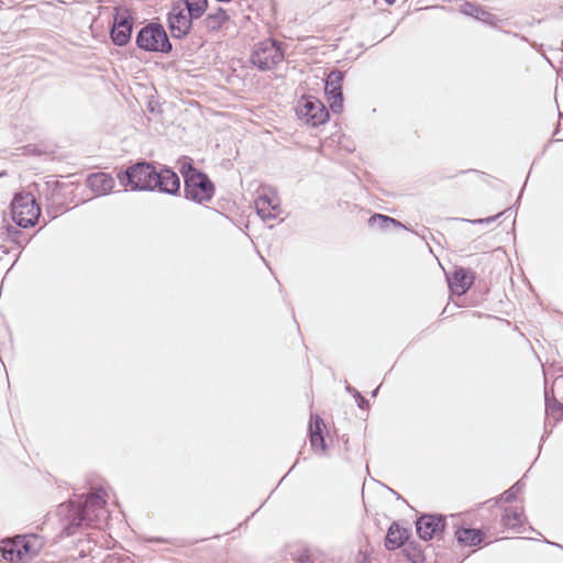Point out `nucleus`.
<instances>
[{"label":"nucleus","mask_w":563,"mask_h":563,"mask_svg":"<svg viewBox=\"0 0 563 563\" xmlns=\"http://www.w3.org/2000/svg\"><path fill=\"white\" fill-rule=\"evenodd\" d=\"M107 493L101 487H93L87 495H81L78 501H69V520L62 529V536L70 537L81 526H95L97 510L107 504Z\"/></svg>","instance_id":"nucleus-1"},{"label":"nucleus","mask_w":563,"mask_h":563,"mask_svg":"<svg viewBox=\"0 0 563 563\" xmlns=\"http://www.w3.org/2000/svg\"><path fill=\"white\" fill-rule=\"evenodd\" d=\"M157 169L153 163L139 159L125 169H120L117 174L121 186L130 187L132 191H153V185Z\"/></svg>","instance_id":"nucleus-2"},{"label":"nucleus","mask_w":563,"mask_h":563,"mask_svg":"<svg viewBox=\"0 0 563 563\" xmlns=\"http://www.w3.org/2000/svg\"><path fill=\"white\" fill-rule=\"evenodd\" d=\"M45 540L36 533H25L15 536L2 551V558L5 561L14 563H26L40 554L44 548Z\"/></svg>","instance_id":"nucleus-3"},{"label":"nucleus","mask_w":563,"mask_h":563,"mask_svg":"<svg viewBox=\"0 0 563 563\" xmlns=\"http://www.w3.org/2000/svg\"><path fill=\"white\" fill-rule=\"evenodd\" d=\"M136 46L148 53L168 54L173 44L164 26L158 22H150L142 26L135 36Z\"/></svg>","instance_id":"nucleus-4"},{"label":"nucleus","mask_w":563,"mask_h":563,"mask_svg":"<svg viewBox=\"0 0 563 563\" xmlns=\"http://www.w3.org/2000/svg\"><path fill=\"white\" fill-rule=\"evenodd\" d=\"M10 208L12 220L19 228L34 227L41 216V208L30 192L15 194Z\"/></svg>","instance_id":"nucleus-5"},{"label":"nucleus","mask_w":563,"mask_h":563,"mask_svg":"<svg viewBox=\"0 0 563 563\" xmlns=\"http://www.w3.org/2000/svg\"><path fill=\"white\" fill-rule=\"evenodd\" d=\"M284 57L282 43L274 38H267L254 45L250 62L258 70L267 71L282 63Z\"/></svg>","instance_id":"nucleus-6"},{"label":"nucleus","mask_w":563,"mask_h":563,"mask_svg":"<svg viewBox=\"0 0 563 563\" xmlns=\"http://www.w3.org/2000/svg\"><path fill=\"white\" fill-rule=\"evenodd\" d=\"M296 115L311 128L325 124L330 113L325 104L313 96H302L296 104Z\"/></svg>","instance_id":"nucleus-7"},{"label":"nucleus","mask_w":563,"mask_h":563,"mask_svg":"<svg viewBox=\"0 0 563 563\" xmlns=\"http://www.w3.org/2000/svg\"><path fill=\"white\" fill-rule=\"evenodd\" d=\"M216 186L203 172L184 184V196L187 200L202 205L213 198Z\"/></svg>","instance_id":"nucleus-8"},{"label":"nucleus","mask_w":563,"mask_h":563,"mask_svg":"<svg viewBox=\"0 0 563 563\" xmlns=\"http://www.w3.org/2000/svg\"><path fill=\"white\" fill-rule=\"evenodd\" d=\"M196 18H191L189 13L185 11L181 3H173L168 14L167 24L170 34L176 40L186 37L194 29V22Z\"/></svg>","instance_id":"nucleus-9"},{"label":"nucleus","mask_w":563,"mask_h":563,"mask_svg":"<svg viewBox=\"0 0 563 563\" xmlns=\"http://www.w3.org/2000/svg\"><path fill=\"white\" fill-rule=\"evenodd\" d=\"M344 77V71L333 69L324 79V95L327 96L329 108L333 113H340L343 109L344 99L342 84Z\"/></svg>","instance_id":"nucleus-10"},{"label":"nucleus","mask_w":563,"mask_h":563,"mask_svg":"<svg viewBox=\"0 0 563 563\" xmlns=\"http://www.w3.org/2000/svg\"><path fill=\"white\" fill-rule=\"evenodd\" d=\"M133 16L126 9H117L110 29V37L118 46H125L132 36Z\"/></svg>","instance_id":"nucleus-11"},{"label":"nucleus","mask_w":563,"mask_h":563,"mask_svg":"<svg viewBox=\"0 0 563 563\" xmlns=\"http://www.w3.org/2000/svg\"><path fill=\"white\" fill-rule=\"evenodd\" d=\"M416 532L423 541L439 538L444 532L445 517L440 514H422L416 519Z\"/></svg>","instance_id":"nucleus-12"},{"label":"nucleus","mask_w":563,"mask_h":563,"mask_svg":"<svg viewBox=\"0 0 563 563\" xmlns=\"http://www.w3.org/2000/svg\"><path fill=\"white\" fill-rule=\"evenodd\" d=\"M450 290L457 295H465L475 280V273L465 267H456L451 275L446 276Z\"/></svg>","instance_id":"nucleus-13"},{"label":"nucleus","mask_w":563,"mask_h":563,"mask_svg":"<svg viewBox=\"0 0 563 563\" xmlns=\"http://www.w3.org/2000/svg\"><path fill=\"white\" fill-rule=\"evenodd\" d=\"M154 183H157V185H153V191L158 190L170 196H177L180 192V178L169 167L157 170Z\"/></svg>","instance_id":"nucleus-14"},{"label":"nucleus","mask_w":563,"mask_h":563,"mask_svg":"<svg viewBox=\"0 0 563 563\" xmlns=\"http://www.w3.org/2000/svg\"><path fill=\"white\" fill-rule=\"evenodd\" d=\"M257 214L264 220L276 219L280 212V206L277 197L263 195L255 200Z\"/></svg>","instance_id":"nucleus-15"},{"label":"nucleus","mask_w":563,"mask_h":563,"mask_svg":"<svg viewBox=\"0 0 563 563\" xmlns=\"http://www.w3.org/2000/svg\"><path fill=\"white\" fill-rule=\"evenodd\" d=\"M114 184V178L110 174L102 172L90 174L87 178V186L98 196L110 194Z\"/></svg>","instance_id":"nucleus-16"},{"label":"nucleus","mask_w":563,"mask_h":563,"mask_svg":"<svg viewBox=\"0 0 563 563\" xmlns=\"http://www.w3.org/2000/svg\"><path fill=\"white\" fill-rule=\"evenodd\" d=\"M409 536L410 531L408 529L400 527L398 522L394 521L388 528L387 534L385 537L386 549L396 550L405 547Z\"/></svg>","instance_id":"nucleus-17"},{"label":"nucleus","mask_w":563,"mask_h":563,"mask_svg":"<svg viewBox=\"0 0 563 563\" xmlns=\"http://www.w3.org/2000/svg\"><path fill=\"white\" fill-rule=\"evenodd\" d=\"M325 429V424L322 418L318 415L311 416V420L309 423V441L312 449H320L322 453L327 450L325 439L323 435V431Z\"/></svg>","instance_id":"nucleus-18"},{"label":"nucleus","mask_w":563,"mask_h":563,"mask_svg":"<svg viewBox=\"0 0 563 563\" xmlns=\"http://www.w3.org/2000/svg\"><path fill=\"white\" fill-rule=\"evenodd\" d=\"M460 11L463 14L472 16L475 20L481 21L490 26H495L499 22V19L496 15L485 10L483 7L474 4L472 2H464L463 4H461Z\"/></svg>","instance_id":"nucleus-19"},{"label":"nucleus","mask_w":563,"mask_h":563,"mask_svg":"<svg viewBox=\"0 0 563 563\" xmlns=\"http://www.w3.org/2000/svg\"><path fill=\"white\" fill-rule=\"evenodd\" d=\"M229 20L230 16L228 12L223 8L218 7L214 11L207 13L205 19L200 22V24L207 32H217Z\"/></svg>","instance_id":"nucleus-20"},{"label":"nucleus","mask_w":563,"mask_h":563,"mask_svg":"<svg viewBox=\"0 0 563 563\" xmlns=\"http://www.w3.org/2000/svg\"><path fill=\"white\" fill-rule=\"evenodd\" d=\"M455 538L462 545L475 547L484 541L485 534L476 528H460L455 531Z\"/></svg>","instance_id":"nucleus-21"},{"label":"nucleus","mask_w":563,"mask_h":563,"mask_svg":"<svg viewBox=\"0 0 563 563\" xmlns=\"http://www.w3.org/2000/svg\"><path fill=\"white\" fill-rule=\"evenodd\" d=\"M545 412L551 415L556 421L563 420V404L560 402L553 394V390H544Z\"/></svg>","instance_id":"nucleus-22"},{"label":"nucleus","mask_w":563,"mask_h":563,"mask_svg":"<svg viewBox=\"0 0 563 563\" xmlns=\"http://www.w3.org/2000/svg\"><path fill=\"white\" fill-rule=\"evenodd\" d=\"M294 559L296 563H331L322 552L306 548L298 550Z\"/></svg>","instance_id":"nucleus-23"},{"label":"nucleus","mask_w":563,"mask_h":563,"mask_svg":"<svg viewBox=\"0 0 563 563\" xmlns=\"http://www.w3.org/2000/svg\"><path fill=\"white\" fill-rule=\"evenodd\" d=\"M368 224L380 231H387L390 227L405 228L398 220L382 213H375L368 219Z\"/></svg>","instance_id":"nucleus-24"},{"label":"nucleus","mask_w":563,"mask_h":563,"mask_svg":"<svg viewBox=\"0 0 563 563\" xmlns=\"http://www.w3.org/2000/svg\"><path fill=\"white\" fill-rule=\"evenodd\" d=\"M523 510L517 507H508L505 509L501 521L509 529H519L522 527Z\"/></svg>","instance_id":"nucleus-25"},{"label":"nucleus","mask_w":563,"mask_h":563,"mask_svg":"<svg viewBox=\"0 0 563 563\" xmlns=\"http://www.w3.org/2000/svg\"><path fill=\"white\" fill-rule=\"evenodd\" d=\"M178 2L181 3L185 11L189 13L191 18H196L197 20L205 14L208 8V0H179Z\"/></svg>","instance_id":"nucleus-26"},{"label":"nucleus","mask_w":563,"mask_h":563,"mask_svg":"<svg viewBox=\"0 0 563 563\" xmlns=\"http://www.w3.org/2000/svg\"><path fill=\"white\" fill-rule=\"evenodd\" d=\"M404 554L411 563H424L426 555L421 544L415 541H408L404 547Z\"/></svg>","instance_id":"nucleus-27"},{"label":"nucleus","mask_w":563,"mask_h":563,"mask_svg":"<svg viewBox=\"0 0 563 563\" xmlns=\"http://www.w3.org/2000/svg\"><path fill=\"white\" fill-rule=\"evenodd\" d=\"M179 172L184 178V184L187 183L188 180L192 179L194 177H196L197 174L203 173L202 170L197 169L194 166L192 161L188 157H185L180 162Z\"/></svg>","instance_id":"nucleus-28"},{"label":"nucleus","mask_w":563,"mask_h":563,"mask_svg":"<svg viewBox=\"0 0 563 563\" xmlns=\"http://www.w3.org/2000/svg\"><path fill=\"white\" fill-rule=\"evenodd\" d=\"M345 390L355 399L357 407L360 409L366 410L369 408V401L356 388L352 387L347 382H345Z\"/></svg>","instance_id":"nucleus-29"},{"label":"nucleus","mask_w":563,"mask_h":563,"mask_svg":"<svg viewBox=\"0 0 563 563\" xmlns=\"http://www.w3.org/2000/svg\"><path fill=\"white\" fill-rule=\"evenodd\" d=\"M5 234H7V239L9 241H11L12 243H15L18 245H22V244H26L27 243V240H25L23 238V233L16 229L15 227H12V225H7L5 227Z\"/></svg>","instance_id":"nucleus-30"},{"label":"nucleus","mask_w":563,"mask_h":563,"mask_svg":"<svg viewBox=\"0 0 563 563\" xmlns=\"http://www.w3.org/2000/svg\"><path fill=\"white\" fill-rule=\"evenodd\" d=\"M520 490H521L520 482H517L509 489L505 490L500 497L505 503H511L517 499V495L520 493Z\"/></svg>","instance_id":"nucleus-31"},{"label":"nucleus","mask_w":563,"mask_h":563,"mask_svg":"<svg viewBox=\"0 0 563 563\" xmlns=\"http://www.w3.org/2000/svg\"><path fill=\"white\" fill-rule=\"evenodd\" d=\"M508 211H510V208L506 209L505 211L499 212L495 216L483 218V219L467 220V222L473 223V224L492 223ZM463 221H466V219H463Z\"/></svg>","instance_id":"nucleus-32"},{"label":"nucleus","mask_w":563,"mask_h":563,"mask_svg":"<svg viewBox=\"0 0 563 563\" xmlns=\"http://www.w3.org/2000/svg\"><path fill=\"white\" fill-rule=\"evenodd\" d=\"M58 188H59V183L58 181H56V180H54V181H46L44 184V188L43 189H38V194H40V196L45 195V197L48 199V191L51 189L56 190Z\"/></svg>","instance_id":"nucleus-33"},{"label":"nucleus","mask_w":563,"mask_h":563,"mask_svg":"<svg viewBox=\"0 0 563 563\" xmlns=\"http://www.w3.org/2000/svg\"><path fill=\"white\" fill-rule=\"evenodd\" d=\"M144 542H156V543H168L174 544L175 542L172 539H166L162 537H141Z\"/></svg>","instance_id":"nucleus-34"},{"label":"nucleus","mask_w":563,"mask_h":563,"mask_svg":"<svg viewBox=\"0 0 563 563\" xmlns=\"http://www.w3.org/2000/svg\"><path fill=\"white\" fill-rule=\"evenodd\" d=\"M379 387H380V386L376 387V388L372 391V394H371V395H372V397H376V396H377L378 390H379Z\"/></svg>","instance_id":"nucleus-35"},{"label":"nucleus","mask_w":563,"mask_h":563,"mask_svg":"<svg viewBox=\"0 0 563 563\" xmlns=\"http://www.w3.org/2000/svg\"><path fill=\"white\" fill-rule=\"evenodd\" d=\"M387 4L391 5L396 2V0H384Z\"/></svg>","instance_id":"nucleus-36"},{"label":"nucleus","mask_w":563,"mask_h":563,"mask_svg":"<svg viewBox=\"0 0 563 563\" xmlns=\"http://www.w3.org/2000/svg\"><path fill=\"white\" fill-rule=\"evenodd\" d=\"M562 383H563V378H562V379L558 378V379L555 380V383H554V384H555L556 386H559V385H560V384H562Z\"/></svg>","instance_id":"nucleus-37"},{"label":"nucleus","mask_w":563,"mask_h":563,"mask_svg":"<svg viewBox=\"0 0 563 563\" xmlns=\"http://www.w3.org/2000/svg\"><path fill=\"white\" fill-rule=\"evenodd\" d=\"M547 435H548V432L545 431V434H543L541 438V442H544Z\"/></svg>","instance_id":"nucleus-38"},{"label":"nucleus","mask_w":563,"mask_h":563,"mask_svg":"<svg viewBox=\"0 0 563 563\" xmlns=\"http://www.w3.org/2000/svg\"><path fill=\"white\" fill-rule=\"evenodd\" d=\"M552 544H553V545H556V547H559L560 549H562V550H563V545H561V544H556V543H552Z\"/></svg>","instance_id":"nucleus-39"},{"label":"nucleus","mask_w":563,"mask_h":563,"mask_svg":"<svg viewBox=\"0 0 563 563\" xmlns=\"http://www.w3.org/2000/svg\"><path fill=\"white\" fill-rule=\"evenodd\" d=\"M3 175H5V172L0 173V177L3 176Z\"/></svg>","instance_id":"nucleus-40"}]
</instances>
